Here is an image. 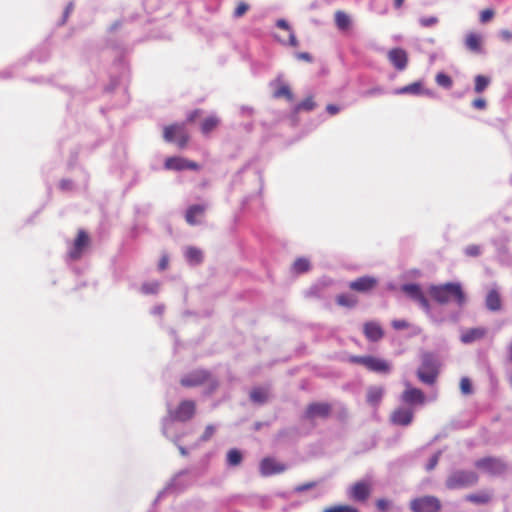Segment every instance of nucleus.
I'll use <instances>...</instances> for the list:
<instances>
[{"label":"nucleus","mask_w":512,"mask_h":512,"mask_svg":"<svg viewBox=\"0 0 512 512\" xmlns=\"http://www.w3.org/2000/svg\"><path fill=\"white\" fill-rule=\"evenodd\" d=\"M429 294L432 299L439 304H446L454 301L457 305L462 306L466 301V297L460 283L449 282L440 285H431L429 287Z\"/></svg>","instance_id":"nucleus-1"},{"label":"nucleus","mask_w":512,"mask_h":512,"mask_svg":"<svg viewBox=\"0 0 512 512\" xmlns=\"http://www.w3.org/2000/svg\"><path fill=\"white\" fill-rule=\"evenodd\" d=\"M180 384L186 388L207 385L208 393H212L218 387L217 380L207 370L203 369L192 371L183 376L180 380Z\"/></svg>","instance_id":"nucleus-2"},{"label":"nucleus","mask_w":512,"mask_h":512,"mask_svg":"<svg viewBox=\"0 0 512 512\" xmlns=\"http://www.w3.org/2000/svg\"><path fill=\"white\" fill-rule=\"evenodd\" d=\"M439 375V364L436 358L429 353H425L421 358V365L417 370L418 379L427 385H433Z\"/></svg>","instance_id":"nucleus-3"},{"label":"nucleus","mask_w":512,"mask_h":512,"mask_svg":"<svg viewBox=\"0 0 512 512\" xmlns=\"http://www.w3.org/2000/svg\"><path fill=\"white\" fill-rule=\"evenodd\" d=\"M163 138L166 142L176 143L180 149H183L187 146L190 136L185 123H175L164 127Z\"/></svg>","instance_id":"nucleus-4"},{"label":"nucleus","mask_w":512,"mask_h":512,"mask_svg":"<svg viewBox=\"0 0 512 512\" xmlns=\"http://www.w3.org/2000/svg\"><path fill=\"white\" fill-rule=\"evenodd\" d=\"M478 482V475L473 471H456L446 480V486L449 489H459L469 487Z\"/></svg>","instance_id":"nucleus-5"},{"label":"nucleus","mask_w":512,"mask_h":512,"mask_svg":"<svg viewBox=\"0 0 512 512\" xmlns=\"http://www.w3.org/2000/svg\"><path fill=\"white\" fill-rule=\"evenodd\" d=\"M410 509L412 512H439L441 502L434 496H422L410 502Z\"/></svg>","instance_id":"nucleus-6"},{"label":"nucleus","mask_w":512,"mask_h":512,"mask_svg":"<svg viewBox=\"0 0 512 512\" xmlns=\"http://www.w3.org/2000/svg\"><path fill=\"white\" fill-rule=\"evenodd\" d=\"M195 413L196 403L192 400H183L170 412V416L175 421L187 422L194 417Z\"/></svg>","instance_id":"nucleus-7"},{"label":"nucleus","mask_w":512,"mask_h":512,"mask_svg":"<svg viewBox=\"0 0 512 512\" xmlns=\"http://www.w3.org/2000/svg\"><path fill=\"white\" fill-rule=\"evenodd\" d=\"M405 390L401 394V401L409 406L423 405L426 402V396L422 390L412 387L410 383H405Z\"/></svg>","instance_id":"nucleus-8"},{"label":"nucleus","mask_w":512,"mask_h":512,"mask_svg":"<svg viewBox=\"0 0 512 512\" xmlns=\"http://www.w3.org/2000/svg\"><path fill=\"white\" fill-rule=\"evenodd\" d=\"M164 168L166 170H174V171H181V170H199L200 166L191 160H188L183 157L173 156L168 157L164 162Z\"/></svg>","instance_id":"nucleus-9"},{"label":"nucleus","mask_w":512,"mask_h":512,"mask_svg":"<svg viewBox=\"0 0 512 512\" xmlns=\"http://www.w3.org/2000/svg\"><path fill=\"white\" fill-rule=\"evenodd\" d=\"M403 292L417 302L425 311L429 312V301L418 284H406L402 286Z\"/></svg>","instance_id":"nucleus-10"},{"label":"nucleus","mask_w":512,"mask_h":512,"mask_svg":"<svg viewBox=\"0 0 512 512\" xmlns=\"http://www.w3.org/2000/svg\"><path fill=\"white\" fill-rule=\"evenodd\" d=\"M332 406L325 402H313L310 403L305 410V418L313 420L315 418H327L330 416Z\"/></svg>","instance_id":"nucleus-11"},{"label":"nucleus","mask_w":512,"mask_h":512,"mask_svg":"<svg viewBox=\"0 0 512 512\" xmlns=\"http://www.w3.org/2000/svg\"><path fill=\"white\" fill-rule=\"evenodd\" d=\"M372 491V485L367 481H358L354 483L349 490L351 499L359 502H365Z\"/></svg>","instance_id":"nucleus-12"},{"label":"nucleus","mask_w":512,"mask_h":512,"mask_svg":"<svg viewBox=\"0 0 512 512\" xmlns=\"http://www.w3.org/2000/svg\"><path fill=\"white\" fill-rule=\"evenodd\" d=\"M259 469L261 475L267 477L284 472L286 470V465L278 462L274 458L266 457L261 460Z\"/></svg>","instance_id":"nucleus-13"},{"label":"nucleus","mask_w":512,"mask_h":512,"mask_svg":"<svg viewBox=\"0 0 512 512\" xmlns=\"http://www.w3.org/2000/svg\"><path fill=\"white\" fill-rule=\"evenodd\" d=\"M414 412L411 408L398 407L390 415V421L394 425L408 426L412 423Z\"/></svg>","instance_id":"nucleus-14"},{"label":"nucleus","mask_w":512,"mask_h":512,"mask_svg":"<svg viewBox=\"0 0 512 512\" xmlns=\"http://www.w3.org/2000/svg\"><path fill=\"white\" fill-rule=\"evenodd\" d=\"M475 466L479 469H483L491 474H499L505 470V464L496 458H482L475 462Z\"/></svg>","instance_id":"nucleus-15"},{"label":"nucleus","mask_w":512,"mask_h":512,"mask_svg":"<svg viewBox=\"0 0 512 512\" xmlns=\"http://www.w3.org/2000/svg\"><path fill=\"white\" fill-rule=\"evenodd\" d=\"M377 283L378 281L376 278L371 276H363L355 279L354 281H351L349 283V288L356 292L367 293L373 290Z\"/></svg>","instance_id":"nucleus-16"},{"label":"nucleus","mask_w":512,"mask_h":512,"mask_svg":"<svg viewBox=\"0 0 512 512\" xmlns=\"http://www.w3.org/2000/svg\"><path fill=\"white\" fill-rule=\"evenodd\" d=\"M89 244V236L84 230H79L77 237L74 241L73 247L69 251V257L73 260H77L81 257L84 249Z\"/></svg>","instance_id":"nucleus-17"},{"label":"nucleus","mask_w":512,"mask_h":512,"mask_svg":"<svg viewBox=\"0 0 512 512\" xmlns=\"http://www.w3.org/2000/svg\"><path fill=\"white\" fill-rule=\"evenodd\" d=\"M206 212V206L202 204L191 205L187 208L185 213L186 222L191 225L200 224V219L204 217Z\"/></svg>","instance_id":"nucleus-18"},{"label":"nucleus","mask_w":512,"mask_h":512,"mask_svg":"<svg viewBox=\"0 0 512 512\" xmlns=\"http://www.w3.org/2000/svg\"><path fill=\"white\" fill-rule=\"evenodd\" d=\"M363 333L371 342H378L384 336V330L381 325L375 321H368L363 325Z\"/></svg>","instance_id":"nucleus-19"},{"label":"nucleus","mask_w":512,"mask_h":512,"mask_svg":"<svg viewBox=\"0 0 512 512\" xmlns=\"http://www.w3.org/2000/svg\"><path fill=\"white\" fill-rule=\"evenodd\" d=\"M388 59L397 70H404L408 64V55L401 48H394L389 51Z\"/></svg>","instance_id":"nucleus-20"},{"label":"nucleus","mask_w":512,"mask_h":512,"mask_svg":"<svg viewBox=\"0 0 512 512\" xmlns=\"http://www.w3.org/2000/svg\"><path fill=\"white\" fill-rule=\"evenodd\" d=\"M365 368L377 373H388L391 370L390 364L387 361L374 356H368Z\"/></svg>","instance_id":"nucleus-21"},{"label":"nucleus","mask_w":512,"mask_h":512,"mask_svg":"<svg viewBox=\"0 0 512 512\" xmlns=\"http://www.w3.org/2000/svg\"><path fill=\"white\" fill-rule=\"evenodd\" d=\"M466 48L474 53H480L482 51V37L480 34L470 32L465 37Z\"/></svg>","instance_id":"nucleus-22"},{"label":"nucleus","mask_w":512,"mask_h":512,"mask_svg":"<svg viewBox=\"0 0 512 512\" xmlns=\"http://www.w3.org/2000/svg\"><path fill=\"white\" fill-rule=\"evenodd\" d=\"M383 395H384L383 387L371 386L367 390L366 400L370 405L377 407L380 404V402L383 398Z\"/></svg>","instance_id":"nucleus-23"},{"label":"nucleus","mask_w":512,"mask_h":512,"mask_svg":"<svg viewBox=\"0 0 512 512\" xmlns=\"http://www.w3.org/2000/svg\"><path fill=\"white\" fill-rule=\"evenodd\" d=\"M485 334L486 331L483 328H472L461 335V341L466 344L471 343L473 341L483 338Z\"/></svg>","instance_id":"nucleus-24"},{"label":"nucleus","mask_w":512,"mask_h":512,"mask_svg":"<svg viewBox=\"0 0 512 512\" xmlns=\"http://www.w3.org/2000/svg\"><path fill=\"white\" fill-rule=\"evenodd\" d=\"M486 306L491 311H498L501 308V299L497 291L491 290L486 297Z\"/></svg>","instance_id":"nucleus-25"},{"label":"nucleus","mask_w":512,"mask_h":512,"mask_svg":"<svg viewBox=\"0 0 512 512\" xmlns=\"http://www.w3.org/2000/svg\"><path fill=\"white\" fill-rule=\"evenodd\" d=\"M220 123V120L216 116H209L205 118L201 123V132L204 135L209 134L213 130H215Z\"/></svg>","instance_id":"nucleus-26"},{"label":"nucleus","mask_w":512,"mask_h":512,"mask_svg":"<svg viewBox=\"0 0 512 512\" xmlns=\"http://www.w3.org/2000/svg\"><path fill=\"white\" fill-rule=\"evenodd\" d=\"M335 24L340 30H347L351 25V20L349 15L345 12L338 10L335 12Z\"/></svg>","instance_id":"nucleus-27"},{"label":"nucleus","mask_w":512,"mask_h":512,"mask_svg":"<svg viewBox=\"0 0 512 512\" xmlns=\"http://www.w3.org/2000/svg\"><path fill=\"white\" fill-rule=\"evenodd\" d=\"M397 94H414L419 95L421 93H424V90L422 88L421 82H414L409 85H406L404 87L399 88L396 91Z\"/></svg>","instance_id":"nucleus-28"},{"label":"nucleus","mask_w":512,"mask_h":512,"mask_svg":"<svg viewBox=\"0 0 512 512\" xmlns=\"http://www.w3.org/2000/svg\"><path fill=\"white\" fill-rule=\"evenodd\" d=\"M316 107L313 96H308L303 101L299 102L293 109L294 113L301 111H312Z\"/></svg>","instance_id":"nucleus-29"},{"label":"nucleus","mask_w":512,"mask_h":512,"mask_svg":"<svg viewBox=\"0 0 512 512\" xmlns=\"http://www.w3.org/2000/svg\"><path fill=\"white\" fill-rule=\"evenodd\" d=\"M336 302L339 306L352 308L358 303V299L349 294H339L336 297Z\"/></svg>","instance_id":"nucleus-30"},{"label":"nucleus","mask_w":512,"mask_h":512,"mask_svg":"<svg viewBox=\"0 0 512 512\" xmlns=\"http://www.w3.org/2000/svg\"><path fill=\"white\" fill-rule=\"evenodd\" d=\"M276 25L280 29H283V30H286V31L289 32L288 44L290 46H292V47H297L298 46V40L296 39V36L293 33V31L291 30V27L289 26L288 22L286 20H284V19H279V20H277Z\"/></svg>","instance_id":"nucleus-31"},{"label":"nucleus","mask_w":512,"mask_h":512,"mask_svg":"<svg viewBox=\"0 0 512 512\" xmlns=\"http://www.w3.org/2000/svg\"><path fill=\"white\" fill-rule=\"evenodd\" d=\"M491 496L487 492H480L475 494H469L466 496V500L475 504H486L490 501Z\"/></svg>","instance_id":"nucleus-32"},{"label":"nucleus","mask_w":512,"mask_h":512,"mask_svg":"<svg viewBox=\"0 0 512 512\" xmlns=\"http://www.w3.org/2000/svg\"><path fill=\"white\" fill-rule=\"evenodd\" d=\"M186 258L190 263L198 264L202 261V252L195 247H189L186 250Z\"/></svg>","instance_id":"nucleus-33"},{"label":"nucleus","mask_w":512,"mask_h":512,"mask_svg":"<svg viewBox=\"0 0 512 512\" xmlns=\"http://www.w3.org/2000/svg\"><path fill=\"white\" fill-rule=\"evenodd\" d=\"M250 398L252 401H254L256 403H264L268 399V393L263 388H254L250 392Z\"/></svg>","instance_id":"nucleus-34"},{"label":"nucleus","mask_w":512,"mask_h":512,"mask_svg":"<svg viewBox=\"0 0 512 512\" xmlns=\"http://www.w3.org/2000/svg\"><path fill=\"white\" fill-rule=\"evenodd\" d=\"M242 454L238 449H231L227 453V463L230 466H237L242 462Z\"/></svg>","instance_id":"nucleus-35"},{"label":"nucleus","mask_w":512,"mask_h":512,"mask_svg":"<svg viewBox=\"0 0 512 512\" xmlns=\"http://www.w3.org/2000/svg\"><path fill=\"white\" fill-rule=\"evenodd\" d=\"M490 79L483 75H477L475 77V86L474 90L476 93L483 92L489 85Z\"/></svg>","instance_id":"nucleus-36"},{"label":"nucleus","mask_w":512,"mask_h":512,"mask_svg":"<svg viewBox=\"0 0 512 512\" xmlns=\"http://www.w3.org/2000/svg\"><path fill=\"white\" fill-rule=\"evenodd\" d=\"M274 97H285L288 101H293L294 99L293 93L288 85H281L278 89H276L274 92Z\"/></svg>","instance_id":"nucleus-37"},{"label":"nucleus","mask_w":512,"mask_h":512,"mask_svg":"<svg viewBox=\"0 0 512 512\" xmlns=\"http://www.w3.org/2000/svg\"><path fill=\"white\" fill-rule=\"evenodd\" d=\"M310 269V262L306 258H298L293 263V270L296 273H304Z\"/></svg>","instance_id":"nucleus-38"},{"label":"nucleus","mask_w":512,"mask_h":512,"mask_svg":"<svg viewBox=\"0 0 512 512\" xmlns=\"http://www.w3.org/2000/svg\"><path fill=\"white\" fill-rule=\"evenodd\" d=\"M436 83L444 88H451L453 81L451 77L445 73H438L435 77Z\"/></svg>","instance_id":"nucleus-39"},{"label":"nucleus","mask_w":512,"mask_h":512,"mask_svg":"<svg viewBox=\"0 0 512 512\" xmlns=\"http://www.w3.org/2000/svg\"><path fill=\"white\" fill-rule=\"evenodd\" d=\"M323 512H359L357 508L350 505H335L327 507Z\"/></svg>","instance_id":"nucleus-40"},{"label":"nucleus","mask_w":512,"mask_h":512,"mask_svg":"<svg viewBox=\"0 0 512 512\" xmlns=\"http://www.w3.org/2000/svg\"><path fill=\"white\" fill-rule=\"evenodd\" d=\"M159 282L145 283L142 285L141 290L146 294H154L158 292Z\"/></svg>","instance_id":"nucleus-41"},{"label":"nucleus","mask_w":512,"mask_h":512,"mask_svg":"<svg viewBox=\"0 0 512 512\" xmlns=\"http://www.w3.org/2000/svg\"><path fill=\"white\" fill-rule=\"evenodd\" d=\"M495 12L493 9L487 8L480 12V22L487 23L494 17Z\"/></svg>","instance_id":"nucleus-42"},{"label":"nucleus","mask_w":512,"mask_h":512,"mask_svg":"<svg viewBox=\"0 0 512 512\" xmlns=\"http://www.w3.org/2000/svg\"><path fill=\"white\" fill-rule=\"evenodd\" d=\"M465 254L469 257H477L481 254V248L479 245L471 244L466 247Z\"/></svg>","instance_id":"nucleus-43"},{"label":"nucleus","mask_w":512,"mask_h":512,"mask_svg":"<svg viewBox=\"0 0 512 512\" xmlns=\"http://www.w3.org/2000/svg\"><path fill=\"white\" fill-rule=\"evenodd\" d=\"M249 9V5L244 3V2H240L237 7L235 8L234 10V17L236 18H240L242 17Z\"/></svg>","instance_id":"nucleus-44"},{"label":"nucleus","mask_w":512,"mask_h":512,"mask_svg":"<svg viewBox=\"0 0 512 512\" xmlns=\"http://www.w3.org/2000/svg\"><path fill=\"white\" fill-rule=\"evenodd\" d=\"M460 389L463 394H470L472 392V385L468 378L464 377L460 381Z\"/></svg>","instance_id":"nucleus-45"},{"label":"nucleus","mask_w":512,"mask_h":512,"mask_svg":"<svg viewBox=\"0 0 512 512\" xmlns=\"http://www.w3.org/2000/svg\"><path fill=\"white\" fill-rule=\"evenodd\" d=\"M215 433V427L213 425H207L202 436H201V440L202 441H208Z\"/></svg>","instance_id":"nucleus-46"},{"label":"nucleus","mask_w":512,"mask_h":512,"mask_svg":"<svg viewBox=\"0 0 512 512\" xmlns=\"http://www.w3.org/2000/svg\"><path fill=\"white\" fill-rule=\"evenodd\" d=\"M437 22H438V19L434 16L423 17L420 19V24L423 27H431V26L435 25Z\"/></svg>","instance_id":"nucleus-47"},{"label":"nucleus","mask_w":512,"mask_h":512,"mask_svg":"<svg viewBox=\"0 0 512 512\" xmlns=\"http://www.w3.org/2000/svg\"><path fill=\"white\" fill-rule=\"evenodd\" d=\"M317 485V482H307V483H304V484H301V485H298L296 488H295V491L296 492H304L306 490H309V489H312L314 487H316Z\"/></svg>","instance_id":"nucleus-48"},{"label":"nucleus","mask_w":512,"mask_h":512,"mask_svg":"<svg viewBox=\"0 0 512 512\" xmlns=\"http://www.w3.org/2000/svg\"><path fill=\"white\" fill-rule=\"evenodd\" d=\"M376 506L380 511L385 512L390 507V501L383 498L378 499L376 501Z\"/></svg>","instance_id":"nucleus-49"},{"label":"nucleus","mask_w":512,"mask_h":512,"mask_svg":"<svg viewBox=\"0 0 512 512\" xmlns=\"http://www.w3.org/2000/svg\"><path fill=\"white\" fill-rule=\"evenodd\" d=\"M392 326L396 330H402L409 327V324L405 320H393Z\"/></svg>","instance_id":"nucleus-50"},{"label":"nucleus","mask_w":512,"mask_h":512,"mask_svg":"<svg viewBox=\"0 0 512 512\" xmlns=\"http://www.w3.org/2000/svg\"><path fill=\"white\" fill-rule=\"evenodd\" d=\"M368 356H351L350 362L366 366Z\"/></svg>","instance_id":"nucleus-51"},{"label":"nucleus","mask_w":512,"mask_h":512,"mask_svg":"<svg viewBox=\"0 0 512 512\" xmlns=\"http://www.w3.org/2000/svg\"><path fill=\"white\" fill-rule=\"evenodd\" d=\"M383 93V89L381 87H373L368 90H366L363 95L366 97L379 95Z\"/></svg>","instance_id":"nucleus-52"},{"label":"nucleus","mask_w":512,"mask_h":512,"mask_svg":"<svg viewBox=\"0 0 512 512\" xmlns=\"http://www.w3.org/2000/svg\"><path fill=\"white\" fill-rule=\"evenodd\" d=\"M472 105L474 108L482 110L486 108V101L483 98H477L473 100Z\"/></svg>","instance_id":"nucleus-53"},{"label":"nucleus","mask_w":512,"mask_h":512,"mask_svg":"<svg viewBox=\"0 0 512 512\" xmlns=\"http://www.w3.org/2000/svg\"><path fill=\"white\" fill-rule=\"evenodd\" d=\"M169 258L167 255H163L158 263V268L163 271L168 267Z\"/></svg>","instance_id":"nucleus-54"},{"label":"nucleus","mask_w":512,"mask_h":512,"mask_svg":"<svg viewBox=\"0 0 512 512\" xmlns=\"http://www.w3.org/2000/svg\"><path fill=\"white\" fill-rule=\"evenodd\" d=\"M296 57H297V59L303 60V61H306V62H312L313 61L312 56L309 53H307V52L297 53Z\"/></svg>","instance_id":"nucleus-55"},{"label":"nucleus","mask_w":512,"mask_h":512,"mask_svg":"<svg viewBox=\"0 0 512 512\" xmlns=\"http://www.w3.org/2000/svg\"><path fill=\"white\" fill-rule=\"evenodd\" d=\"M326 111L330 114V115H336L340 109L338 106L334 105V104H328L326 106Z\"/></svg>","instance_id":"nucleus-56"},{"label":"nucleus","mask_w":512,"mask_h":512,"mask_svg":"<svg viewBox=\"0 0 512 512\" xmlns=\"http://www.w3.org/2000/svg\"><path fill=\"white\" fill-rule=\"evenodd\" d=\"M500 35L506 41H510L512 39V32L509 30H502Z\"/></svg>","instance_id":"nucleus-57"},{"label":"nucleus","mask_w":512,"mask_h":512,"mask_svg":"<svg viewBox=\"0 0 512 512\" xmlns=\"http://www.w3.org/2000/svg\"><path fill=\"white\" fill-rule=\"evenodd\" d=\"M199 113V110H194L193 112H191L187 118V122H193Z\"/></svg>","instance_id":"nucleus-58"},{"label":"nucleus","mask_w":512,"mask_h":512,"mask_svg":"<svg viewBox=\"0 0 512 512\" xmlns=\"http://www.w3.org/2000/svg\"><path fill=\"white\" fill-rule=\"evenodd\" d=\"M437 462H438V457H437V456H434V457L431 459V461H430V463H429V465H428V470L433 469V468L436 466Z\"/></svg>","instance_id":"nucleus-59"},{"label":"nucleus","mask_w":512,"mask_h":512,"mask_svg":"<svg viewBox=\"0 0 512 512\" xmlns=\"http://www.w3.org/2000/svg\"><path fill=\"white\" fill-rule=\"evenodd\" d=\"M403 3H404V0H394V7L396 9H399L402 7Z\"/></svg>","instance_id":"nucleus-60"},{"label":"nucleus","mask_w":512,"mask_h":512,"mask_svg":"<svg viewBox=\"0 0 512 512\" xmlns=\"http://www.w3.org/2000/svg\"><path fill=\"white\" fill-rule=\"evenodd\" d=\"M508 359L512 363V342L510 343L508 347Z\"/></svg>","instance_id":"nucleus-61"},{"label":"nucleus","mask_w":512,"mask_h":512,"mask_svg":"<svg viewBox=\"0 0 512 512\" xmlns=\"http://www.w3.org/2000/svg\"><path fill=\"white\" fill-rule=\"evenodd\" d=\"M510 382H511V385H512V375H511V378H510Z\"/></svg>","instance_id":"nucleus-62"}]
</instances>
